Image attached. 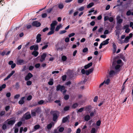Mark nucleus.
<instances>
[{
	"label": "nucleus",
	"mask_w": 133,
	"mask_h": 133,
	"mask_svg": "<svg viewBox=\"0 0 133 133\" xmlns=\"http://www.w3.org/2000/svg\"><path fill=\"white\" fill-rule=\"evenodd\" d=\"M56 90L57 91H60L63 95L65 94L67 90L65 89V87L64 85H61L60 84L58 85L56 87Z\"/></svg>",
	"instance_id": "obj_1"
},
{
	"label": "nucleus",
	"mask_w": 133,
	"mask_h": 133,
	"mask_svg": "<svg viewBox=\"0 0 133 133\" xmlns=\"http://www.w3.org/2000/svg\"><path fill=\"white\" fill-rule=\"evenodd\" d=\"M57 24V22L56 21H54L52 22V23L50 25V31L47 33L48 35H51L54 33V30L55 28V26Z\"/></svg>",
	"instance_id": "obj_2"
},
{
	"label": "nucleus",
	"mask_w": 133,
	"mask_h": 133,
	"mask_svg": "<svg viewBox=\"0 0 133 133\" xmlns=\"http://www.w3.org/2000/svg\"><path fill=\"white\" fill-rule=\"evenodd\" d=\"M41 110L40 108L37 107L31 111V114L32 116H35L36 114H39L40 113Z\"/></svg>",
	"instance_id": "obj_3"
},
{
	"label": "nucleus",
	"mask_w": 133,
	"mask_h": 133,
	"mask_svg": "<svg viewBox=\"0 0 133 133\" xmlns=\"http://www.w3.org/2000/svg\"><path fill=\"white\" fill-rule=\"evenodd\" d=\"M52 116L53 121L55 122L57 121V119L59 116L57 115V113L55 111H51L50 112Z\"/></svg>",
	"instance_id": "obj_4"
},
{
	"label": "nucleus",
	"mask_w": 133,
	"mask_h": 133,
	"mask_svg": "<svg viewBox=\"0 0 133 133\" xmlns=\"http://www.w3.org/2000/svg\"><path fill=\"white\" fill-rule=\"evenodd\" d=\"M27 62L24 61L23 59H20L17 60L16 63L17 65H21L25 64Z\"/></svg>",
	"instance_id": "obj_5"
},
{
	"label": "nucleus",
	"mask_w": 133,
	"mask_h": 133,
	"mask_svg": "<svg viewBox=\"0 0 133 133\" xmlns=\"http://www.w3.org/2000/svg\"><path fill=\"white\" fill-rule=\"evenodd\" d=\"M33 77V75L30 72L28 73L26 76L25 78V81H28Z\"/></svg>",
	"instance_id": "obj_6"
},
{
	"label": "nucleus",
	"mask_w": 133,
	"mask_h": 133,
	"mask_svg": "<svg viewBox=\"0 0 133 133\" xmlns=\"http://www.w3.org/2000/svg\"><path fill=\"white\" fill-rule=\"evenodd\" d=\"M32 25L33 26L38 27L41 26V23L37 21H34L32 23Z\"/></svg>",
	"instance_id": "obj_7"
},
{
	"label": "nucleus",
	"mask_w": 133,
	"mask_h": 133,
	"mask_svg": "<svg viewBox=\"0 0 133 133\" xmlns=\"http://www.w3.org/2000/svg\"><path fill=\"white\" fill-rule=\"evenodd\" d=\"M46 53H44L41 56V58L40 59V61L42 62L44 61L46 57Z\"/></svg>",
	"instance_id": "obj_8"
},
{
	"label": "nucleus",
	"mask_w": 133,
	"mask_h": 133,
	"mask_svg": "<svg viewBox=\"0 0 133 133\" xmlns=\"http://www.w3.org/2000/svg\"><path fill=\"white\" fill-rule=\"evenodd\" d=\"M15 71L14 70L12 71H11L10 74L6 77L4 79V81H5L10 78V77L15 73Z\"/></svg>",
	"instance_id": "obj_9"
},
{
	"label": "nucleus",
	"mask_w": 133,
	"mask_h": 133,
	"mask_svg": "<svg viewBox=\"0 0 133 133\" xmlns=\"http://www.w3.org/2000/svg\"><path fill=\"white\" fill-rule=\"evenodd\" d=\"M41 35L40 34H38L36 36V42L37 43H38L40 42L41 40Z\"/></svg>",
	"instance_id": "obj_10"
},
{
	"label": "nucleus",
	"mask_w": 133,
	"mask_h": 133,
	"mask_svg": "<svg viewBox=\"0 0 133 133\" xmlns=\"http://www.w3.org/2000/svg\"><path fill=\"white\" fill-rule=\"evenodd\" d=\"M120 17L119 16H118L116 18L117 23L119 24H121L122 22L123 21L122 19L120 18Z\"/></svg>",
	"instance_id": "obj_11"
},
{
	"label": "nucleus",
	"mask_w": 133,
	"mask_h": 133,
	"mask_svg": "<svg viewBox=\"0 0 133 133\" xmlns=\"http://www.w3.org/2000/svg\"><path fill=\"white\" fill-rule=\"evenodd\" d=\"M112 47L113 48V54H115L116 51L117 46L114 43H112Z\"/></svg>",
	"instance_id": "obj_12"
},
{
	"label": "nucleus",
	"mask_w": 133,
	"mask_h": 133,
	"mask_svg": "<svg viewBox=\"0 0 133 133\" xmlns=\"http://www.w3.org/2000/svg\"><path fill=\"white\" fill-rule=\"evenodd\" d=\"M94 69L92 68L90 69H89L85 71V74L86 75H89L91 72Z\"/></svg>",
	"instance_id": "obj_13"
},
{
	"label": "nucleus",
	"mask_w": 133,
	"mask_h": 133,
	"mask_svg": "<svg viewBox=\"0 0 133 133\" xmlns=\"http://www.w3.org/2000/svg\"><path fill=\"white\" fill-rule=\"evenodd\" d=\"M25 98V97H22L21 98V99H20L19 101L18 102V103L19 104H23L25 102V101H24Z\"/></svg>",
	"instance_id": "obj_14"
},
{
	"label": "nucleus",
	"mask_w": 133,
	"mask_h": 133,
	"mask_svg": "<svg viewBox=\"0 0 133 133\" xmlns=\"http://www.w3.org/2000/svg\"><path fill=\"white\" fill-rule=\"evenodd\" d=\"M92 62H90L88 64H87L85 65L84 66V68L85 69H87L92 66Z\"/></svg>",
	"instance_id": "obj_15"
},
{
	"label": "nucleus",
	"mask_w": 133,
	"mask_h": 133,
	"mask_svg": "<svg viewBox=\"0 0 133 133\" xmlns=\"http://www.w3.org/2000/svg\"><path fill=\"white\" fill-rule=\"evenodd\" d=\"M15 119L13 120H10L8 122V124L9 125H12L15 123Z\"/></svg>",
	"instance_id": "obj_16"
},
{
	"label": "nucleus",
	"mask_w": 133,
	"mask_h": 133,
	"mask_svg": "<svg viewBox=\"0 0 133 133\" xmlns=\"http://www.w3.org/2000/svg\"><path fill=\"white\" fill-rule=\"evenodd\" d=\"M90 116L88 115H86L84 117V120L86 121H88L90 119Z\"/></svg>",
	"instance_id": "obj_17"
},
{
	"label": "nucleus",
	"mask_w": 133,
	"mask_h": 133,
	"mask_svg": "<svg viewBox=\"0 0 133 133\" xmlns=\"http://www.w3.org/2000/svg\"><path fill=\"white\" fill-rule=\"evenodd\" d=\"M109 40L110 39L109 38H108L105 40L103 41L102 43H103V44L104 45H107L109 43Z\"/></svg>",
	"instance_id": "obj_18"
},
{
	"label": "nucleus",
	"mask_w": 133,
	"mask_h": 133,
	"mask_svg": "<svg viewBox=\"0 0 133 133\" xmlns=\"http://www.w3.org/2000/svg\"><path fill=\"white\" fill-rule=\"evenodd\" d=\"M133 16V12H131L130 10H128L126 13V15L127 16H129L131 15Z\"/></svg>",
	"instance_id": "obj_19"
},
{
	"label": "nucleus",
	"mask_w": 133,
	"mask_h": 133,
	"mask_svg": "<svg viewBox=\"0 0 133 133\" xmlns=\"http://www.w3.org/2000/svg\"><path fill=\"white\" fill-rule=\"evenodd\" d=\"M62 27V24H60L59 25H57L55 29L56 31H59L61 27Z\"/></svg>",
	"instance_id": "obj_20"
},
{
	"label": "nucleus",
	"mask_w": 133,
	"mask_h": 133,
	"mask_svg": "<svg viewBox=\"0 0 133 133\" xmlns=\"http://www.w3.org/2000/svg\"><path fill=\"white\" fill-rule=\"evenodd\" d=\"M32 54L35 57H37L38 54V52L36 51H34L32 53Z\"/></svg>",
	"instance_id": "obj_21"
},
{
	"label": "nucleus",
	"mask_w": 133,
	"mask_h": 133,
	"mask_svg": "<svg viewBox=\"0 0 133 133\" xmlns=\"http://www.w3.org/2000/svg\"><path fill=\"white\" fill-rule=\"evenodd\" d=\"M68 120V116L63 118L62 120V123H65Z\"/></svg>",
	"instance_id": "obj_22"
},
{
	"label": "nucleus",
	"mask_w": 133,
	"mask_h": 133,
	"mask_svg": "<svg viewBox=\"0 0 133 133\" xmlns=\"http://www.w3.org/2000/svg\"><path fill=\"white\" fill-rule=\"evenodd\" d=\"M52 123H53V122L47 125L46 127L48 130L52 128Z\"/></svg>",
	"instance_id": "obj_23"
},
{
	"label": "nucleus",
	"mask_w": 133,
	"mask_h": 133,
	"mask_svg": "<svg viewBox=\"0 0 133 133\" xmlns=\"http://www.w3.org/2000/svg\"><path fill=\"white\" fill-rule=\"evenodd\" d=\"M56 6V5L54 6L53 7H52L51 8H49L47 10V12H48L49 13H50V12L52 11L53 10V8L55 7Z\"/></svg>",
	"instance_id": "obj_24"
},
{
	"label": "nucleus",
	"mask_w": 133,
	"mask_h": 133,
	"mask_svg": "<svg viewBox=\"0 0 133 133\" xmlns=\"http://www.w3.org/2000/svg\"><path fill=\"white\" fill-rule=\"evenodd\" d=\"M6 87V85L5 84H2L1 86H0V91H2L3 89H4Z\"/></svg>",
	"instance_id": "obj_25"
},
{
	"label": "nucleus",
	"mask_w": 133,
	"mask_h": 133,
	"mask_svg": "<svg viewBox=\"0 0 133 133\" xmlns=\"http://www.w3.org/2000/svg\"><path fill=\"white\" fill-rule=\"evenodd\" d=\"M78 106V104L77 103H76L73 104L72 105V108L75 109V108H76V107H77Z\"/></svg>",
	"instance_id": "obj_26"
},
{
	"label": "nucleus",
	"mask_w": 133,
	"mask_h": 133,
	"mask_svg": "<svg viewBox=\"0 0 133 133\" xmlns=\"http://www.w3.org/2000/svg\"><path fill=\"white\" fill-rule=\"evenodd\" d=\"M115 73H116L114 71L111 70L109 72V74L110 76H112V75L113 74H115Z\"/></svg>",
	"instance_id": "obj_27"
},
{
	"label": "nucleus",
	"mask_w": 133,
	"mask_h": 133,
	"mask_svg": "<svg viewBox=\"0 0 133 133\" xmlns=\"http://www.w3.org/2000/svg\"><path fill=\"white\" fill-rule=\"evenodd\" d=\"M70 107L69 106H66L64 107L63 109V110L64 111H66L69 110Z\"/></svg>",
	"instance_id": "obj_28"
},
{
	"label": "nucleus",
	"mask_w": 133,
	"mask_h": 133,
	"mask_svg": "<svg viewBox=\"0 0 133 133\" xmlns=\"http://www.w3.org/2000/svg\"><path fill=\"white\" fill-rule=\"evenodd\" d=\"M53 79H50V81L48 82V84L50 85H52L53 84Z\"/></svg>",
	"instance_id": "obj_29"
},
{
	"label": "nucleus",
	"mask_w": 133,
	"mask_h": 133,
	"mask_svg": "<svg viewBox=\"0 0 133 133\" xmlns=\"http://www.w3.org/2000/svg\"><path fill=\"white\" fill-rule=\"evenodd\" d=\"M40 127V126L39 124H37L35 125L34 126V128L35 130H36L39 129Z\"/></svg>",
	"instance_id": "obj_30"
},
{
	"label": "nucleus",
	"mask_w": 133,
	"mask_h": 133,
	"mask_svg": "<svg viewBox=\"0 0 133 133\" xmlns=\"http://www.w3.org/2000/svg\"><path fill=\"white\" fill-rule=\"evenodd\" d=\"M94 5V3H89L87 6V8H90L92 6Z\"/></svg>",
	"instance_id": "obj_31"
},
{
	"label": "nucleus",
	"mask_w": 133,
	"mask_h": 133,
	"mask_svg": "<svg viewBox=\"0 0 133 133\" xmlns=\"http://www.w3.org/2000/svg\"><path fill=\"white\" fill-rule=\"evenodd\" d=\"M130 39V37L128 36H127L125 38L124 42L127 43L129 42V40Z\"/></svg>",
	"instance_id": "obj_32"
},
{
	"label": "nucleus",
	"mask_w": 133,
	"mask_h": 133,
	"mask_svg": "<svg viewBox=\"0 0 133 133\" xmlns=\"http://www.w3.org/2000/svg\"><path fill=\"white\" fill-rule=\"evenodd\" d=\"M61 59L63 62H65L67 59V57L65 56H63L62 57Z\"/></svg>",
	"instance_id": "obj_33"
},
{
	"label": "nucleus",
	"mask_w": 133,
	"mask_h": 133,
	"mask_svg": "<svg viewBox=\"0 0 133 133\" xmlns=\"http://www.w3.org/2000/svg\"><path fill=\"white\" fill-rule=\"evenodd\" d=\"M110 82V80L109 78L107 79L106 81L105 80L103 82L105 84L108 85Z\"/></svg>",
	"instance_id": "obj_34"
},
{
	"label": "nucleus",
	"mask_w": 133,
	"mask_h": 133,
	"mask_svg": "<svg viewBox=\"0 0 133 133\" xmlns=\"http://www.w3.org/2000/svg\"><path fill=\"white\" fill-rule=\"evenodd\" d=\"M31 118V116L29 114L26 115L25 116V119H30Z\"/></svg>",
	"instance_id": "obj_35"
},
{
	"label": "nucleus",
	"mask_w": 133,
	"mask_h": 133,
	"mask_svg": "<svg viewBox=\"0 0 133 133\" xmlns=\"http://www.w3.org/2000/svg\"><path fill=\"white\" fill-rule=\"evenodd\" d=\"M121 67V66L119 64L117 65L115 67V69L116 70H119L118 71H119L120 70H119V68Z\"/></svg>",
	"instance_id": "obj_36"
},
{
	"label": "nucleus",
	"mask_w": 133,
	"mask_h": 133,
	"mask_svg": "<svg viewBox=\"0 0 133 133\" xmlns=\"http://www.w3.org/2000/svg\"><path fill=\"white\" fill-rule=\"evenodd\" d=\"M54 102L56 103H58V105L59 106H61V101L60 100H56L54 101Z\"/></svg>",
	"instance_id": "obj_37"
},
{
	"label": "nucleus",
	"mask_w": 133,
	"mask_h": 133,
	"mask_svg": "<svg viewBox=\"0 0 133 133\" xmlns=\"http://www.w3.org/2000/svg\"><path fill=\"white\" fill-rule=\"evenodd\" d=\"M20 87L19 85V83L18 82H16L15 84V88L17 89H19Z\"/></svg>",
	"instance_id": "obj_38"
},
{
	"label": "nucleus",
	"mask_w": 133,
	"mask_h": 133,
	"mask_svg": "<svg viewBox=\"0 0 133 133\" xmlns=\"http://www.w3.org/2000/svg\"><path fill=\"white\" fill-rule=\"evenodd\" d=\"M64 97V99L66 100H68L69 98V96L68 95H65Z\"/></svg>",
	"instance_id": "obj_39"
},
{
	"label": "nucleus",
	"mask_w": 133,
	"mask_h": 133,
	"mask_svg": "<svg viewBox=\"0 0 133 133\" xmlns=\"http://www.w3.org/2000/svg\"><path fill=\"white\" fill-rule=\"evenodd\" d=\"M64 7V5L63 4H60L58 5V8L60 9H62Z\"/></svg>",
	"instance_id": "obj_40"
},
{
	"label": "nucleus",
	"mask_w": 133,
	"mask_h": 133,
	"mask_svg": "<svg viewBox=\"0 0 133 133\" xmlns=\"http://www.w3.org/2000/svg\"><path fill=\"white\" fill-rule=\"evenodd\" d=\"M90 107L91 106H90L85 107V110L86 111H89L91 109Z\"/></svg>",
	"instance_id": "obj_41"
},
{
	"label": "nucleus",
	"mask_w": 133,
	"mask_h": 133,
	"mask_svg": "<svg viewBox=\"0 0 133 133\" xmlns=\"http://www.w3.org/2000/svg\"><path fill=\"white\" fill-rule=\"evenodd\" d=\"M121 25L118 24L116 27V28L117 30H120L121 29Z\"/></svg>",
	"instance_id": "obj_42"
},
{
	"label": "nucleus",
	"mask_w": 133,
	"mask_h": 133,
	"mask_svg": "<svg viewBox=\"0 0 133 133\" xmlns=\"http://www.w3.org/2000/svg\"><path fill=\"white\" fill-rule=\"evenodd\" d=\"M27 81L26 82V84L27 85L29 86L31 85V84L32 82L31 81H29V80Z\"/></svg>",
	"instance_id": "obj_43"
},
{
	"label": "nucleus",
	"mask_w": 133,
	"mask_h": 133,
	"mask_svg": "<svg viewBox=\"0 0 133 133\" xmlns=\"http://www.w3.org/2000/svg\"><path fill=\"white\" fill-rule=\"evenodd\" d=\"M125 86L123 84L122 86V90H121V94H123L124 93V91H123L124 89L125 88Z\"/></svg>",
	"instance_id": "obj_44"
},
{
	"label": "nucleus",
	"mask_w": 133,
	"mask_h": 133,
	"mask_svg": "<svg viewBox=\"0 0 133 133\" xmlns=\"http://www.w3.org/2000/svg\"><path fill=\"white\" fill-rule=\"evenodd\" d=\"M95 129L94 128H92L91 131V133H96Z\"/></svg>",
	"instance_id": "obj_45"
},
{
	"label": "nucleus",
	"mask_w": 133,
	"mask_h": 133,
	"mask_svg": "<svg viewBox=\"0 0 133 133\" xmlns=\"http://www.w3.org/2000/svg\"><path fill=\"white\" fill-rule=\"evenodd\" d=\"M5 111H1L0 112V116H2L5 114Z\"/></svg>",
	"instance_id": "obj_46"
},
{
	"label": "nucleus",
	"mask_w": 133,
	"mask_h": 133,
	"mask_svg": "<svg viewBox=\"0 0 133 133\" xmlns=\"http://www.w3.org/2000/svg\"><path fill=\"white\" fill-rule=\"evenodd\" d=\"M46 44L42 48V49L43 50L47 48L48 47V43H46Z\"/></svg>",
	"instance_id": "obj_47"
},
{
	"label": "nucleus",
	"mask_w": 133,
	"mask_h": 133,
	"mask_svg": "<svg viewBox=\"0 0 133 133\" xmlns=\"http://www.w3.org/2000/svg\"><path fill=\"white\" fill-rule=\"evenodd\" d=\"M20 95L19 94H17L16 95L14 96V98L15 99H18L20 97Z\"/></svg>",
	"instance_id": "obj_48"
},
{
	"label": "nucleus",
	"mask_w": 133,
	"mask_h": 133,
	"mask_svg": "<svg viewBox=\"0 0 133 133\" xmlns=\"http://www.w3.org/2000/svg\"><path fill=\"white\" fill-rule=\"evenodd\" d=\"M96 113V110L95 109L94 110V112H91L90 114V116L91 117H92L94 115V114H95Z\"/></svg>",
	"instance_id": "obj_49"
},
{
	"label": "nucleus",
	"mask_w": 133,
	"mask_h": 133,
	"mask_svg": "<svg viewBox=\"0 0 133 133\" xmlns=\"http://www.w3.org/2000/svg\"><path fill=\"white\" fill-rule=\"evenodd\" d=\"M88 48H87L86 47V48H84L83 49V50H82V52L83 53H85L86 52H88Z\"/></svg>",
	"instance_id": "obj_50"
},
{
	"label": "nucleus",
	"mask_w": 133,
	"mask_h": 133,
	"mask_svg": "<svg viewBox=\"0 0 133 133\" xmlns=\"http://www.w3.org/2000/svg\"><path fill=\"white\" fill-rule=\"evenodd\" d=\"M84 109V108L83 107H82L80 108L77 111V112L78 113L82 112L83 110Z\"/></svg>",
	"instance_id": "obj_51"
},
{
	"label": "nucleus",
	"mask_w": 133,
	"mask_h": 133,
	"mask_svg": "<svg viewBox=\"0 0 133 133\" xmlns=\"http://www.w3.org/2000/svg\"><path fill=\"white\" fill-rule=\"evenodd\" d=\"M108 20L110 22H112L113 21L114 18L112 17H109Z\"/></svg>",
	"instance_id": "obj_52"
},
{
	"label": "nucleus",
	"mask_w": 133,
	"mask_h": 133,
	"mask_svg": "<svg viewBox=\"0 0 133 133\" xmlns=\"http://www.w3.org/2000/svg\"><path fill=\"white\" fill-rule=\"evenodd\" d=\"M38 45H35L34 48V50L35 51H36L38 50Z\"/></svg>",
	"instance_id": "obj_53"
},
{
	"label": "nucleus",
	"mask_w": 133,
	"mask_h": 133,
	"mask_svg": "<svg viewBox=\"0 0 133 133\" xmlns=\"http://www.w3.org/2000/svg\"><path fill=\"white\" fill-rule=\"evenodd\" d=\"M98 99V97L97 96H95L94 99H93V101L94 102H97Z\"/></svg>",
	"instance_id": "obj_54"
},
{
	"label": "nucleus",
	"mask_w": 133,
	"mask_h": 133,
	"mask_svg": "<svg viewBox=\"0 0 133 133\" xmlns=\"http://www.w3.org/2000/svg\"><path fill=\"white\" fill-rule=\"evenodd\" d=\"M66 77V75H65L62 76V80L63 81H64L65 80Z\"/></svg>",
	"instance_id": "obj_55"
},
{
	"label": "nucleus",
	"mask_w": 133,
	"mask_h": 133,
	"mask_svg": "<svg viewBox=\"0 0 133 133\" xmlns=\"http://www.w3.org/2000/svg\"><path fill=\"white\" fill-rule=\"evenodd\" d=\"M47 14L46 13L43 14L42 15V17L43 18H45L47 16Z\"/></svg>",
	"instance_id": "obj_56"
},
{
	"label": "nucleus",
	"mask_w": 133,
	"mask_h": 133,
	"mask_svg": "<svg viewBox=\"0 0 133 133\" xmlns=\"http://www.w3.org/2000/svg\"><path fill=\"white\" fill-rule=\"evenodd\" d=\"M64 129L63 127H61L59 128V131L60 132H62L63 131Z\"/></svg>",
	"instance_id": "obj_57"
},
{
	"label": "nucleus",
	"mask_w": 133,
	"mask_h": 133,
	"mask_svg": "<svg viewBox=\"0 0 133 133\" xmlns=\"http://www.w3.org/2000/svg\"><path fill=\"white\" fill-rule=\"evenodd\" d=\"M34 67L32 66H30L29 68V70L30 71L34 69Z\"/></svg>",
	"instance_id": "obj_58"
},
{
	"label": "nucleus",
	"mask_w": 133,
	"mask_h": 133,
	"mask_svg": "<svg viewBox=\"0 0 133 133\" xmlns=\"http://www.w3.org/2000/svg\"><path fill=\"white\" fill-rule=\"evenodd\" d=\"M32 98V96L31 95H29L28 96V97L27 98V99L29 101V100H31V99Z\"/></svg>",
	"instance_id": "obj_59"
},
{
	"label": "nucleus",
	"mask_w": 133,
	"mask_h": 133,
	"mask_svg": "<svg viewBox=\"0 0 133 133\" xmlns=\"http://www.w3.org/2000/svg\"><path fill=\"white\" fill-rule=\"evenodd\" d=\"M40 66V63H37L35 64V66L36 68H39Z\"/></svg>",
	"instance_id": "obj_60"
},
{
	"label": "nucleus",
	"mask_w": 133,
	"mask_h": 133,
	"mask_svg": "<svg viewBox=\"0 0 133 133\" xmlns=\"http://www.w3.org/2000/svg\"><path fill=\"white\" fill-rule=\"evenodd\" d=\"M44 103V101L42 100H41L38 102V103L39 105H41Z\"/></svg>",
	"instance_id": "obj_61"
},
{
	"label": "nucleus",
	"mask_w": 133,
	"mask_h": 133,
	"mask_svg": "<svg viewBox=\"0 0 133 133\" xmlns=\"http://www.w3.org/2000/svg\"><path fill=\"white\" fill-rule=\"evenodd\" d=\"M10 107L9 106V105L5 107V109L6 111H8V110L10 109Z\"/></svg>",
	"instance_id": "obj_62"
},
{
	"label": "nucleus",
	"mask_w": 133,
	"mask_h": 133,
	"mask_svg": "<svg viewBox=\"0 0 133 133\" xmlns=\"http://www.w3.org/2000/svg\"><path fill=\"white\" fill-rule=\"evenodd\" d=\"M101 121L100 120H98L96 122V125L98 126H99L101 124Z\"/></svg>",
	"instance_id": "obj_63"
},
{
	"label": "nucleus",
	"mask_w": 133,
	"mask_h": 133,
	"mask_svg": "<svg viewBox=\"0 0 133 133\" xmlns=\"http://www.w3.org/2000/svg\"><path fill=\"white\" fill-rule=\"evenodd\" d=\"M75 35V33H71L68 35L69 37H72L73 36Z\"/></svg>",
	"instance_id": "obj_64"
}]
</instances>
